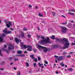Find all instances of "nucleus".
Masks as SVG:
<instances>
[{"instance_id":"obj_30","label":"nucleus","mask_w":75,"mask_h":75,"mask_svg":"<svg viewBox=\"0 0 75 75\" xmlns=\"http://www.w3.org/2000/svg\"><path fill=\"white\" fill-rule=\"evenodd\" d=\"M71 55H68L67 56V58H71Z\"/></svg>"},{"instance_id":"obj_7","label":"nucleus","mask_w":75,"mask_h":75,"mask_svg":"<svg viewBox=\"0 0 75 75\" xmlns=\"http://www.w3.org/2000/svg\"><path fill=\"white\" fill-rule=\"evenodd\" d=\"M6 25L7 26L8 28H10V26L12 25L11 22H6Z\"/></svg>"},{"instance_id":"obj_33","label":"nucleus","mask_w":75,"mask_h":75,"mask_svg":"<svg viewBox=\"0 0 75 75\" xmlns=\"http://www.w3.org/2000/svg\"><path fill=\"white\" fill-rule=\"evenodd\" d=\"M52 14L53 16H55V12H52Z\"/></svg>"},{"instance_id":"obj_9","label":"nucleus","mask_w":75,"mask_h":75,"mask_svg":"<svg viewBox=\"0 0 75 75\" xmlns=\"http://www.w3.org/2000/svg\"><path fill=\"white\" fill-rule=\"evenodd\" d=\"M21 37L22 38H25L24 36V32H21V35H20L19 36V37Z\"/></svg>"},{"instance_id":"obj_22","label":"nucleus","mask_w":75,"mask_h":75,"mask_svg":"<svg viewBox=\"0 0 75 75\" xmlns=\"http://www.w3.org/2000/svg\"><path fill=\"white\" fill-rule=\"evenodd\" d=\"M33 61H35V62H37V59L35 58L33 59Z\"/></svg>"},{"instance_id":"obj_20","label":"nucleus","mask_w":75,"mask_h":75,"mask_svg":"<svg viewBox=\"0 0 75 75\" xmlns=\"http://www.w3.org/2000/svg\"><path fill=\"white\" fill-rule=\"evenodd\" d=\"M38 16H39L40 17H43V15H42L41 13H39L38 14Z\"/></svg>"},{"instance_id":"obj_47","label":"nucleus","mask_w":75,"mask_h":75,"mask_svg":"<svg viewBox=\"0 0 75 75\" xmlns=\"http://www.w3.org/2000/svg\"><path fill=\"white\" fill-rule=\"evenodd\" d=\"M4 48H6V47H7V46H6V45H4Z\"/></svg>"},{"instance_id":"obj_11","label":"nucleus","mask_w":75,"mask_h":75,"mask_svg":"<svg viewBox=\"0 0 75 75\" xmlns=\"http://www.w3.org/2000/svg\"><path fill=\"white\" fill-rule=\"evenodd\" d=\"M72 25V24L69 23L67 25V26L68 27H71Z\"/></svg>"},{"instance_id":"obj_45","label":"nucleus","mask_w":75,"mask_h":75,"mask_svg":"<svg viewBox=\"0 0 75 75\" xmlns=\"http://www.w3.org/2000/svg\"><path fill=\"white\" fill-rule=\"evenodd\" d=\"M72 45H75V43H72L71 44Z\"/></svg>"},{"instance_id":"obj_1","label":"nucleus","mask_w":75,"mask_h":75,"mask_svg":"<svg viewBox=\"0 0 75 75\" xmlns=\"http://www.w3.org/2000/svg\"><path fill=\"white\" fill-rule=\"evenodd\" d=\"M56 41L58 42H61L62 44H64L65 47H62L63 50L68 48L70 44L69 42V41L68 40H67L65 38H63L62 39H57L56 40Z\"/></svg>"},{"instance_id":"obj_56","label":"nucleus","mask_w":75,"mask_h":75,"mask_svg":"<svg viewBox=\"0 0 75 75\" xmlns=\"http://www.w3.org/2000/svg\"><path fill=\"white\" fill-rule=\"evenodd\" d=\"M10 64H11V65H12L13 64V62H12V63H11Z\"/></svg>"},{"instance_id":"obj_48","label":"nucleus","mask_w":75,"mask_h":75,"mask_svg":"<svg viewBox=\"0 0 75 75\" xmlns=\"http://www.w3.org/2000/svg\"><path fill=\"white\" fill-rule=\"evenodd\" d=\"M13 69H14V70H16V69H17V68H15V67H14Z\"/></svg>"},{"instance_id":"obj_60","label":"nucleus","mask_w":75,"mask_h":75,"mask_svg":"<svg viewBox=\"0 0 75 75\" xmlns=\"http://www.w3.org/2000/svg\"><path fill=\"white\" fill-rule=\"evenodd\" d=\"M38 30H40V28H39V27H38Z\"/></svg>"},{"instance_id":"obj_39","label":"nucleus","mask_w":75,"mask_h":75,"mask_svg":"<svg viewBox=\"0 0 75 75\" xmlns=\"http://www.w3.org/2000/svg\"><path fill=\"white\" fill-rule=\"evenodd\" d=\"M9 60H10V61H11L12 59H13V58H12L11 57H9Z\"/></svg>"},{"instance_id":"obj_4","label":"nucleus","mask_w":75,"mask_h":75,"mask_svg":"<svg viewBox=\"0 0 75 75\" xmlns=\"http://www.w3.org/2000/svg\"><path fill=\"white\" fill-rule=\"evenodd\" d=\"M36 46L37 47V48H38V49H40V48H41V49H44V50H43V51L45 52H47V51H48V49L45 47L42 46H41L38 45H36Z\"/></svg>"},{"instance_id":"obj_2","label":"nucleus","mask_w":75,"mask_h":75,"mask_svg":"<svg viewBox=\"0 0 75 75\" xmlns=\"http://www.w3.org/2000/svg\"><path fill=\"white\" fill-rule=\"evenodd\" d=\"M21 44L22 45L21 46L22 47H23L25 49H26V48H28L27 50L28 51H32V47L31 46H26L25 45H24L23 44V43L21 42Z\"/></svg>"},{"instance_id":"obj_21","label":"nucleus","mask_w":75,"mask_h":75,"mask_svg":"<svg viewBox=\"0 0 75 75\" xmlns=\"http://www.w3.org/2000/svg\"><path fill=\"white\" fill-rule=\"evenodd\" d=\"M55 37V36L52 35V37H50L52 39H55V38H54Z\"/></svg>"},{"instance_id":"obj_51","label":"nucleus","mask_w":75,"mask_h":75,"mask_svg":"<svg viewBox=\"0 0 75 75\" xmlns=\"http://www.w3.org/2000/svg\"><path fill=\"white\" fill-rule=\"evenodd\" d=\"M35 9H37V8H38V7H37V6H35Z\"/></svg>"},{"instance_id":"obj_12","label":"nucleus","mask_w":75,"mask_h":75,"mask_svg":"<svg viewBox=\"0 0 75 75\" xmlns=\"http://www.w3.org/2000/svg\"><path fill=\"white\" fill-rule=\"evenodd\" d=\"M69 11H70L71 12L73 11V12H74V13H75V10L74 9H72L71 10L70 9L69 10Z\"/></svg>"},{"instance_id":"obj_10","label":"nucleus","mask_w":75,"mask_h":75,"mask_svg":"<svg viewBox=\"0 0 75 75\" xmlns=\"http://www.w3.org/2000/svg\"><path fill=\"white\" fill-rule=\"evenodd\" d=\"M15 40L16 42L18 44L19 42H21V40H20L18 39L17 38H15Z\"/></svg>"},{"instance_id":"obj_57","label":"nucleus","mask_w":75,"mask_h":75,"mask_svg":"<svg viewBox=\"0 0 75 75\" xmlns=\"http://www.w3.org/2000/svg\"><path fill=\"white\" fill-rule=\"evenodd\" d=\"M24 53H27V51H25L24 52Z\"/></svg>"},{"instance_id":"obj_52","label":"nucleus","mask_w":75,"mask_h":75,"mask_svg":"<svg viewBox=\"0 0 75 75\" xmlns=\"http://www.w3.org/2000/svg\"><path fill=\"white\" fill-rule=\"evenodd\" d=\"M13 37L11 38V40H13Z\"/></svg>"},{"instance_id":"obj_16","label":"nucleus","mask_w":75,"mask_h":75,"mask_svg":"<svg viewBox=\"0 0 75 75\" xmlns=\"http://www.w3.org/2000/svg\"><path fill=\"white\" fill-rule=\"evenodd\" d=\"M34 55H31L30 57V58H31L32 59H34Z\"/></svg>"},{"instance_id":"obj_38","label":"nucleus","mask_w":75,"mask_h":75,"mask_svg":"<svg viewBox=\"0 0 75 75\" xmlns=\"http://www.w3.org/2000/svg\"><path fill=\"white\" fill-rule=\"evenodd\" d=\"M58 60L59 61H61V59L59 58L58 59Z\"/></svg>"},{"instance_id":"obj_35","label":"nucleus","mask_w":75,"mask_h":75,"mask_svg":"<svg viewBox=\"0 0 75 75\" xmlns=\"http://www.w3.org/2000/svg\"><path fill=\"white\" fill-rule=\"evenodd\" d=\"M45 64H48V62H47V61H45Z\"/></svg>"},{"instance_id":"obj_46","label":"nucleus","mask_w":75,"mask_h":75,"mask_svg":"<svg viewBox=\"0 0 75 75\" xmlns=\"http://www.w3.org/2000/svg\"><path fill=\"white\" fill-rule=\"evenodd\" d=\"M25 55L24 54H21V57H24Z\"/></svg>"},{"instance_id":"obj_64","label":"nucleus","mask_w":75,"mask_h":75,"mask_svg":"<svg viewBox=\"0 0 75 75\" xmlns=\"http://www.w3.org/2000/svg\"><path fill=\"white\" fill-rule=\"evenodd\" d=\"M56 73L57 74H58V72L57 71Z\"/></svg>"},{"instance_id":"obj_55","label":"nucleus","mask_w":75,"mask_h":75,"mask_svg":"<svg viewBox=\"0 0 75 75\" xmlns=\"http://www.w3.org/2000/svg\"><path fill=\"white\" fill-rule=\"evenodd\" d=\"M62 17H64L65 18H66V17H65V16H64V15H62Z\"/></svg>"},{"instance_id":"obj_54","label":"nucleus","mask_w":75,"mask_h":75,"mask_svg":"<svg viewBox=\"0 0 75 75\" xmlns=\"http://www.w3.org/2000/svg\"><path fill=\"white\" fill-rule=\"evenodd\" d=\"M73 53H74V52H69V54H73Z\"/></svg>"},{"instance_id":"obj_29","label":"nucleus","mask_w":75,"mask_h":75,"mask_svg":"<svg viewBox=\"0 0 75 75\" xmlns=\"http://www.w3.org/2000/svg\"><path fill=\"white\" fill-rule=\"evenodd\" d=\"M34 67H37V64L36 63H35L34 64Z\"/></svg>"},{"instance_id":"obj_37","label":"nucleus","mask_w":75,"mask_h":75,"mask_svg":"<svg viewBox=\"0 0 75 75\" xmlns=\"http://www.w3.org/2000/svg\"><path fill=\"white\" fill-rule=\"evenodd\" d=\"M18 59H14V60L15 61H18Z\"/></svg>"},{"instance_id":"obj_15","label":"nucleus","mask_w":75,"mask_h":75,"mask_svg":"<svg viewBox=\"0 0 75 75\" xmlns=\"http://www.w3.org/2000/svg\"><path fill=\"white\" fill-rule=\"evenodd\" d=\"M26 66L27 67H29L30 65H29V64H28V63L26 62Z\"/></svg>"},{"instance_id":"obj_23","label":"nucleus","mask_w":75,"mask_h":75,"mask_svg":"<svg viewBox=\"0 0 75 75\" xmlns=\"http://www.w3.org/2000/svg\"><path fill=\"white\" fill-rule=\"evenodd\" d=\"M67 52H64L63 53V55H67Z\"/></svg>"},{"instance_id":"obj_53","label":"nucleus","mask_w":75,"mask_h":75,"mask_svg":"<svg viewBox=\"0 0 75 75\" xmlns=\"http://www.w3.org/2000/svg\"><path fill=\"white\" fill-rule=\"evenodd\" d=\"M10 29L12 30V31H13L14 30V29H12L11 28H10Z\"/></svg>"},{"instance_id":"obj_8","label":"nucleus","mask_w":75,"mask_h":75,"mask_svg":"<svg viewBox=\"0 0 75 75\" xmlns=\"http://www.w3.org/2000/svg\"><path fill=\"white\" fill-rule=\"evenodd\" d=\"M8 49L11 50H13V49H14V46L11 44L8 47Z\"/></svg>"},{"instance_id":"obj_41","label":"nucleus","mask_w":75,"mask_h":75,"mask_svg":"<svg viewBox=\"0 0 75 75\" xmlns=\"http://www.w3.org/2000/svg\"><path fill=\"white\" fill-rule=\"evenodd\" d=\"M5 34H2V37H5Z\"/></svg>"},{"instance_id":"obj_43","label":"nucleus","mask_w":75,"mask_h":75,"mask_svg":"<svg viewBox=\"0 0 75 75\" xmlns=\"http://www.w3.org/2000/svg\"><path fill=\"white\" fill-rule=\"evenodd\" d=\"M4 64V62H1V65H3V64Z\"/></svg>"},{"instance_id":"obj_61","label":"nucleus","mask_w":75,"mask_h":75,"mask_svg":"<svg viewBox=\"0 0 75 75\" xmlns=\"http://www.w3.org/2000/svg\"><path fill=\"white\" fill-rule=\"evenodd\" d=\"M55 62L56 63H57L58 62V61H57V60H56Z\"/></svg>"},{"instance_id":"obj_13","label":"nucleus","mask_w":75,"mask_h":75,"mask_svg":"<svg viewBox=\"0 0 75 75\" xmlns=\"http://www.w3.org/2000/svg\"><path fill=\"white\" fill-rule=\"evenodd\" d=\"M3 40V38L0 37V42L1 43L2 42Z\"/></svg>"},{"instance_id":"obj_25","label":"nucleus","mask_w":75,"mask_h":75,"mask_svg":"<svg viewBox=\"0 0 75 75\" xmlns=\"http://www.w3.org/2000/svg\"><path fill=\"white\" fill-rule=\"evenodd\" d=\"M21 74V73H20V72L18 71L17 73V75H20Z\"/></svg>"},{"instance_id":"obj_31","label":"nucleus","mask_w":75,"mask_h":75,"mask_svg":"<svg viewBox=\"0 0 75 75\" xmlns=\"http://www.w3.org/2000/svg\"><path fill=\"white\" fill-rule=\"evenodd\" d=\"M60 64L62 67H64V64H63L62 63H61Z\"/></svg>"},{"instance_id":"obj_19","label":"nucleus","mask_w":75,"mask_h":75,"mask_svg":"<svg viewBox=\"0 0 75 75\" xmlns=\"http://www.w3.org/2000/svg\"><path fill=\"white\" fill-rule=\"evenodd\" d=\"M38 64H39V67H41V66H42H42H43V64H40V63H38Z\"/></svg>"},{"instance_id":"obj_24","label":"nucleus","mask_w":75,"mask_h":75,"mask_svg":"<svg viewBox=\"0 0 75 75\" xmlns=\"http://www.w3.org/2000/svg\"><path fill=\"white\" fill-rule=\"evenodd\" d=\"M23 31H27V28H23Z\"/></svg>"},{"instance_id":"obj_26","label":"nucleus","mask_w":75,"mask_h":75,"mask_svg":"<svg viewBox=\"0 0 75 75\" xmlns=\"http://www.w3.org/2000/svg\"><path fill=\"white\" fill-rule=\"evenodd\" d=\"M65 57V56H61L60 57H59V58H60V59H63V57Z\"/></svg>"},{"instance_id":"obj_44","label":"nucleus","mask_w":75,"mask_h":75,"mask_svg":"<svg viewBox=\"0 0 75 75\" xmlns=\"http://www.w3.org/2000/svg\"><path fill=\"white\" fill-rule=\"evenodd\" d=\"M28 38H30V37H31V35H28Z\"/></svg>"},{"instance_id":"obj_36","label":"nucleus","mask_w":75,"mask_h":75,"mask_svg":"<svg viewBox=\"0 0 75 75\" xmlns=\"http://www.w3.org/2000/svg\"><path fill=\"white\" fill-rule=\"evenodd\" d=\"M67 24V22H66L64 23H62V24H64V25H66V24Z\"/></svg>"},{"instance_id":"obj_14","label":"nucleus","mask_w":75,"mask_h":75,"mask_svg":"<svg viewBox=\"0 0 75 75\" xmlns=\"http://www.w3.org/2000/svg\"><path fill=\"white\" fill-rule=\"evenodd\" d=\"M2 50L3 51H6L7 53H8H8H9V51H8L6 49L4 50V48H3L2 49Z\"/></svg>"},{"instance_id":"obj_63","label":"nucleus","mask_w":75,"mask_h":75,"mask_svg":"<svg viewBox=\"0 0 75 75\" xmlns=\"http://www.w3.org/2000/svg\"><path fill=\"white\" fill-rule=\"evenodd\" d=\"M42 68H44V66H42Z\"/></svg>"},{"instance_id":"obj_27","label":"nucleus","mask_w":75,"mask_h":75,"mask_svg":"<svg viewBox=\"0 0 75 75\" xmlns=\"http://www.w3.org/2000/svg\"><path fill=\"white\" fill-rule=\"evenodd\" d=\"M68 14H71L72 15H74V13H69V12H68Z\"/></svg>"},{"instance_id":"obj_49","label":"nucleus","mask_w":75,"mask_h":75,"mask_svg":"<svg viewBox=\"0 0 75 75\" xmlns=\"http://www.w3.org/2000/svg\"><path fill=\"white\" fill-rule=\"evenodd\" d=\"M32 7V6L31 5H29V8H31V7Z\"/></svg>"},{"instance_id":"obj_32","label":"nucleus","mask_w":75,"mask_h":75,"mask_svg":"<svg viewBox=\"0 0 75 75\" xmlns=\"http://www.w3.org/2000/svg\"><path fill=\"white\" fill-rule=\"evenodd\" d=\"M37 49H34L33 51H34V52H35V53L36 52H37Z\"/></svg>"},{"instance_id":"obj_3","label":"nucleus","mask_w":75,"mask_h":75,"mask_svg":"<svg viewBox=\"0 0 75 75\" xmlns=\"http://www.w3.org/2000/svg\"><path fill=\"white\" fill-rule=\"evenodd\" d=\"M40 42L41 44L42 45H45L47 44V43L49 42V38L48 37H47V39H45L44 40H42Z\"/></svg>"},{"instance_id":"obj_18","label":"nucleus","mask_w":75,"mask_h":75,"mask_svg":"<svg viewBox=\"0 0 75 75\" xmlns=\"http://www.w3.org/2000/svg\"><path fill=\"white\" fill-rule=\"evenodd\" d=\"M68 71H73V69H72L71 68H70V69H68Z\"/></svg>"},{"instance_id":"obj_6","label":"nucleus","mask_w":75,"mask_h":75,"mask_svg":"<svg viewBox=\"0 0 75 75\" xmlns=\"http://www.w3.org/2000/svg\"><path fill=\"white\" fill-rule=\"evenodd\" d=\"M61 30L62 33H65L67 32V28L64 27H62Z\"/></svg>"},{"instance_id":"obj_42","label":"nucleus","mask_w":75,"mask_h":75,"mask_svg":"<svg viewBox=\"0 0 75 75\" xmlns=\"http://www.w3.org/2000/svg\"><path fill=\"white\" fill-rule=\"evenodd\" d=\"M38 60L39 61L41 60V58L40 57H38Z\"/></svg>"},{"instance_id":"obj_59","label":"nucleus","mask_w":75,"mask_h":75,"mask_svg":"<svg viewBox=\"0 0 75 75\" xmlns=\"http://www.w3.org/2000/svg\"><path fill=\"white\" fill-rule=\"evenodd\" d=\"M44 65L45 67H47V65L45 64H44Z\"/></svg>"},{"instance_id":"obj_34","label":"nucleus","mask_w":75,"mask_h":75,"mask_svg":"<svg viewBox=\"0 0 75 75\" xmlns=\"http://www.w3.org/2000/svg\"><path fill=\"white\" fill-rule=\"evenodd\" d=\"M40 38L42 39H43V40H44V39H45V37H41Z\"/></svg>"},{"instance_id":"obj_5","label":"nucleus","mask_w":75,"mask_h":75,"mask_svg":"<svg viewBox=\"0 0 75 75\" xmlns=\"http://www.w3.org/2000/svg\"><path fill=\"white\" fill-rule=\"evenodd\" d=\"M3 32L5 34H11V31H7V28H6L5 30H4Z\"/></svg>"},{"instance_id":"obj_62","label":"nucleus","mask_w":75,"mask_h":75,"mask_svg":"<svg viewBox=\"0 0 75 75\" xmlns=\"http://www.w3.org/2000/svg\"><path fill=\"white\" fill-rule=\"evenodd\" d=\"M12 53H15V51H12Z\"/></svg>"},{"instance_id":"obj_28","label":"nucleus","mask_w":75,"mask_h":75,"mask_svg":"<svg viewBox=\"0 0 75 75\" xmlns=\"http://www.w3.org/2000/svg\"><path fill=\"white\" fill-rule=\"evenodd\" d=\"M1 50L0 49V56H3V54H2V53H1Z\"/></svg>"},{"instance_id":"obj_58","label":"nucleus","mask_w":75,"mask_h":75,"mask_svg":"<svg viewBox=\"0 0 75 75\" xmlns=\"http://www.w3.org/2000/svg\"><path fill=\"white\" fill-rule=\"evenodd\" d=\"M0 70H1V71H3V69H0Z\"/></svg>"},{"instance_id":"obj_40","label":"nucleus","mask_w":75,"mask_h":75,"mask_svg":"<svg viewBox=\"0 0 75 75\" xmlns=\"http://www.w3.org/2000/svg\"><path fill=\"white\" fill-rule=\"evenodd\" d=\"M40 36H38V35H37V38H38L39 39L40 38Z\"/></svg>"},{"instance_id":"obj_50","label":"nucleus","mask_w":75,"mask_h":75,"mask_svg":"<svg viewBox=\"0 0 75 75\" xmlns=\"http://www.w3.org/2000/svg\"><path fill=\"white\" fill-rule=\"evenodd\" d=\"M54 57H55V58H58V56H56V55H54Z\"/></svg>"},{"instance_id":"obj_17","label":"nucleus","mask_w":75,"mask_h":75,"mask_svg":"<svg viewBox=\"0 0 75 75\" xmlns=\"http://www.w3.org/2000/svg\"><path fill=\"white\" fill-rule=\"evenodd\" d=\"M18 54H21L22 53V51L19 50L17 52Z\"/></svg>"}]
</instances>
